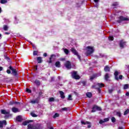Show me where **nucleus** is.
Instances as JSON below:
<instances>
[{
  "instance_id": "7ed1b4c3",
  "label": "nucleus",
  "mask_w": 129,
  "mask_h": 129,
  "mask_svg": "<svg viewBox=\"0 0 129 129\" xmlns=\"http://www.w3.org/2000/svg\"><path fill=\"white\" fill-rule=\"evenodd\" d=\"M118 19H119V20H117L116 22H117V23H118V24H120V23H121V22L129 21V19L128 18H126L124 16H120L118 18Z\"/></svg>"
},
{
  "instance_id": "c9c22d12",
  "label": "nucleus",
  "mask_w": 129,
  "mask_h": 129,
  "mask_svg": "<svg viewBox=\"0 0 129 129\" xmlns=\"http://www.w3.org/2000/svg\"><path fill=\"white\" fill-rule=\"evenodd\" d=\"M112 6L113 7H117V6H118V3L114 2V3L112 4Z\"/></svg>"
},
{
  "instance_id": "f03ea898",
  "label": "nucleus",
  "mask_w": 129,
  "mask_h": 129,
  "mask_svg": "<svg viewBox=\"0 0 129 129\" xmlns=\"http://www.w3.org/2000/svg\"><path fill=\"white\" fill-rule=\"evenodd\" d=\"M71 74L73 79H76V80L80 79V76L77 74V71H73L71 73Z\"/></svg>"
},
{
  "instance_id": "f257e3e1",
  "label": "nucleus",
  "mask_w": 129,
  "mask_h": 129,
  "mask_svg": "<svg viewBox=\"0 0 129 129\" xmlns=\"http://www.w3.org/2000/svg\"><path fill=\"white\" fill-rule=\"evenodd\" d=\"M86 50L87 56H89V55H91L94 52V48L93 46H88L86 47Z\"/></svg>"
},
{
  "instance_id": "bf43d9fd",
  "label": "nucleus",
  "mask_w": 129,
  "mask_h": 129,
  "mask_svg": "<svg viewBox=\"0 0 129 129\" xmlns=\"http://www.w3.org/2000/svg\"><path fill=\"white\" fill-rule=\"evenodd\" d=\"M43 57H47V53H43Z\"/></svg>"
},
{
  "instance_id": "6e6d98bb",
  "label": "nucleus",
  "mask_w": 129,
  "mask_h": 129,
  "mask_svg": "<svg viewBox=\"0 0 129 129\" xmlns=\"http://www.w3.org/2000/svg\"><path fill=\"white\" fill-rule=\"evenodd\" d=\"M42 94H43V92H42V91L39 92V96H38V97H40L41 96V95H42Z\"/></svg>"
},
{
  "instance_id": "f704fd0d",
  "label": "nucleus",
  "mask_w": 129,
  "mask_h": 129,
  "mask_svg": "<svg viewBox=\"0 0 129 129\" xmlns=\"http://www.w3.org/2000/svg\"><path fill=\"white\" fill-rule=\"evenodd\" d=\"M64 52L66 55H68L69 54V50L67 49H64Z\"/></svg>"
},
{
  "instance_id": "ea45409f",
  "label": "nucleus",
  "mask_w": 129,
  "mask_h": 129,
  "mask_svg": "<svg viewBox=\"0 0 129 129\" xmlns=\"http://www.w3.org/2000/svg\"><path fill=\"white\" fill-rule=\"evenodd\" d=\"M31 115L33 117H37V116H38V115H37L36 114L34 113L33 112L31 113Z\"/></svg>"
},
{
  "instance_id": "72a5a7b5",
  "label": "nucleus",
  "mask_w": 129,
  "mask_h": 129,
  "mask_svg": "<svg viewBox=\"0 0 129 129\" xmlns=\"http://www.w3.org/2000/svg\"><path fill=\"white\" fill-rule=\"evenodd\" d=\"M68 100H73V99L72 98V95H69Z\"/></svg>"
},
{
  "instance_id": "49530a36",
  "label": "nucleus",
  "mask_w": 129,
  "mask_h": 129,
  "mask_svg": "<svg viewBox=\"0 0 129 129\" xmlns=\"http://www.w3.org/2000/svg\"><path fill=\"white\" fill-rule=\"evenodd\" d=\"M109 120V118H105L104 119V122H107V121H108Z\"/></svg>"
},
{
  "instance_id": "f3484780",
  "label": "nucleus",
  "mask_w": 129,
  "mask_h": 129,
  "mask_svg": "<svg viewBox=\"0 0 129 129\" xmlns=\"http://www.w3.org/2000/svg\"><path fill=\"white\" fill-rule=\"evenodd\" d=\"M59 94L60 95L61 98H62V99H64V98H65V96L64 95V92L62 91H60Z\"/></svg>"
},
{
  "instance_id": "a211bd4d",
  "label": "nucleus",
  "mask_w": 129,
  "mask_h": 129,
  "mask_svg": "<svg viewBox=\"0 0 129 129\" xmlns=\"http://www.w3.org/2000/svg\"><path fill=\"white\" fill-rule=\"evenodd\" d=\"M55 67L57 68H60L61 67V63H60V61H57L55 63Z\"/></svg>"
},
{
  "instance_id": "052dcab7",
  "label": "nucleus",
  "mask_w": 129,
  "mask_h": 129,
  "mask_svg": "<svg viewBox=\"0 0 129 129\" xmlns=\"http://www.w3.org/2000/svg\"><path fill=\"white\" fill-rule=\"evenodd\" d=\"M118 129H125L124 127L122 126H119Z\"/></svg>"
},
{
  "instance_id": "58836bf2",
  "label": "nucleus",
  "mask_w": 129,
  "mask_h": 129,
  "mask_svg": "<svg viewBox=\"0 0 129 129\" xmlns=\"http://www.w3.org/2000/svg\"><path fill=\"white\" fill-rule=\"evenodd\" d=\"M129 112V109H126L124 112V115H126V114H128Z\"/></svg>"
},
{
  "instance_id": "7c9ffc66",
  "label": "nucleus",
  "mask_w": 129,
  "mask_h": 129,
  "mask_svg": "<svg viewBox=\"0 0 129 129\" xmlns=\"http://www.w3.org/2000/svg\"><path fill=\"white\" fill-rule=\"evenodd\" d=\"M128 88H129V85L128 84H125L123 86V89L125 90V89H128Z\"/></svg>"
},
{
  "instance_id": "39448f33",
  "label": "nucleus",
  "mask_w": 129,
  "mask_h": 129,
  "mask_svg": "<svg viewBox=\"0 0 129 129\" xmlns=\"http://www.w3.org/2000/svg\"><path fill=\"white\" fill-rule=\"evenodd\" d=\"M118 74H119V73H118V72H117V71H115L114 73V75L115 76V80H118V79H120V80H121L122 79V75H119V77H118Z\"/></svg>"
},
{
  "instance_id": "f8f14e48",
  "label": "nucleus",
  "mask_w": 129,
  "mask_h": 129,
  "mask_svg": "<svg viewBox=\"0 0 129 129\" xmlns=\"http://www.w3.org/2000/svg\"><path fill=\"white\" fill-rule=\"evenodd\" d=\"M33 120H27L23 122L22 124L23 125H27L28 123H30V122H33Z\"/></svg>"
},
{
  "instance_id": "393cba45",
  "label": "nucleus",
  "mask_w": 129,
  "mask_h": 129,
  "mask_svg": "<svg viewBox=\"0 0 129 129\" xmlns=\"http://www.w3.org/2000/svg\"><path fill=\"white\" fill-rule=\"evenodd\" d=\"M86 96L87 97H89V98H90L92 97V93H91V92H88L86 93Z\"/></svg>"
},
{
  "instance_id": "e2e57ef3",
  "label": "nucleus",
  "mask_w": 129,
  "mask_h": 129,
  "mask_svg": "<svg viewBox=\"0 0 129 129\" xmlns=\"http://www.w3.org/2000/svg\"><path fill=\"white\" fill-rule=\"evenodd\" d=\"M125 95H126V96H129V93H128V92H127L125 94Z\"/></svg>"
},
{
  "instance_id": "4c0bfd02",
  "label": "nucleus",
  "mask_w": 129,
  "mask_h": 129,
  "mask_svg": "<svg viewBox=\"0 0 129 129\" xmlns=\"http://www.w3.org/2000/svg\"><path fill=\"white\" fill-rule=\"evenodd\" d=\"M28 129H34V128L33 127V125H32V124H28Z\"/></svg>"
},
{
  "instance_id": "338daca9",
  "label": "nucleus",
  "mask_w": 129,
  "mask_h": 129,
  "mask_svg": "<svg viewBox=\"0 0 129 129\" xmlns=\"http://www.w3.org/2000/svg\"><path fill=\"white\" fill-rule=\"evenodd\" d=\"M117 93H121V91H120V90H119L118 91H117Z\"/></svg>"
},
{
  "instance_id": "5701e85b",
  "label": "nucleus",
  "mask_w": 129,
  "mask_h": 129,
  "mask_svg": "<svg viewBox=\"0 0 129 129\" xmlns=\"http://www.w3.org/2000/svg\"><path fill=\"white\" fill-rule=\"evenodd\" d=\"M104 78H105V80L107 81V80H108V79H109V74H108V73H106L105 75Z\"/></svg>"
},
{
  "instance_id": "b1692460",
  "label": "nucleus",
  "mask_w": 129,
  "mask_h": 129,
  "mask_svg": "<svg viewBox=\"0 0 129 129\" xmlns=\"http://www.w3.org/2000/svg\"><path fill=\"white\" fill-rule=\"evenodd\" d=\"M4 57H5V60H7L8 62H10L11 61V58H10V57L9 56H8V55L5 54L4 55Z\"/></svg>"
},
{
  "instance_id": "c756f323",
  "label": "nucleus",
  "mask_w": 129,
  "mask_h": 129,
  "mask_svg": "<svg viewBox=\"0 0 129 129\" xmlns=\"http://www.w3.org/2000/svg\"><path fill=\"white\" fill-rule=\"evenodd\" d=\"M7 3H8V1L7 0H1V4H2V5H5Z\"/></svg>"
},
{
  "instance_id": "de8ad7c7",
  "label": "nucleus",
  "mask_w": 129,
  "mask_h": 129,
  "mask_svg": "<svg viewBox=\"0 0 129 129\" xmlns=\"http://www.w3.org/2000/svg\"><path fill=\"white\" fill-rule=\"evenodd\" d=\"M61 110L63 111H67L68 110V108L67 107H64V108H62L61 109Z\"/></svg>"
},
{
  "instance_id": "cd10ccee",
  "label": "nucleus",
  "mask_w": 129,
  "mask_h": 129,
  "mask_svg": "<svg viewBox=\"0 0 129 129\" xmlns=\"http://www.w3.org/2000/svg\"><path fill=\"white\" fill-rule=\"evenodd\" d=\"M48 101L49 102H53V101H55V98L54 97H50L49 98Z\"/></svg>"
},
{
  "instance_id": "c03bdc74",
  "label": "nucleus",
  "mask_w": 129,
  "mask_h": 129,
  "mask_svg": "<svg viewBox=\"0 0 129 129\" xmlns=\"http://www.w3.org/2000/svg\"><path fill=\"white\" fill-rule=\"evenodd\" d=\"M14 104H15V101H10V102H9V105H14Z\"/></svg>"
},
{
  "instance_id": "4468645a",
  "label": "nucleus",
  "mask_w": 129,
  "mask_h": 129,
  "mask_svg": "<svg viewBox=\"0 0 129 129\" xmlns=\"http://www.w3.org/2000/svg\"><path fill=\"white\" fill-rule=\"evenodd\" d=\"M1 111L2 114H10V112H8L5 109H1Z\"/></svg>"
},
{
  "instance_id": "dca6fc26",
  "label": "nucleus",
  "mask_w": 129,
  "mask_h": 129,
  "mask_svg": "<svg viewBox=\"0 0 129 129\" xmlns=\"http://www.w3.org/2000/svg\"><path fill=\"white\" fill-rule=\"evenodd\" d=\"M16 120L17 121H19V122H21L22 120H23V119L22 118V116L21 115H19L16 117Z\"/></svg>"
},
{
  "instance_id": "6ab92c4d",
  "label": "nucleus",
  "mask_w": 129,
  "mask_h": 129,
  "mask_svg": "<svg viewBox=\"0 0 129 129\" xmlns=\"http://www.w3.org/2000/svg\"><path fill=\"white\" fill-rule=\"evenodd\" d=\"M93 108H95V109H96L97 110H102V109H101V108L100 107H99L97 105H94L93 106Z\"/></svg>"
},
{
  "instance_id": "20e7f679",
  "label": "nucleus",
  "mask_w": 129,
  "mask_h": 129,
  "mask_svg": "<svg viewBox=\"0 0 129 129\" xmlns=\"http://www.w3.org/2000/svg\"><path fill=\"white\" fill-rule=\"evenodd\" d=\"M93 89H98L99 87H104V84L98 83L92 86Z\"/></svg>"
},
{
  "instance_id": "a878e982",
  "label": "nucleus",
  "mask_w": 129,
  "mask_h": 129,
  "mask_svg": "<svg viewBox=\"0 0 129 129\" xmlns=\"http://www.w3.org/2000/svg\"><path fill=\"white\" fill-rule=\"evenodd\" d=\"M3 29L4 31H8V30H9V27L8 25H4Z\"/></svg>"
},
{
  "instance_id": "0eeeda50",
  "label": "nucleus",
  "mask_w": 129,
  "mask_h": 129,
  "mask_svg": "<svg viewBox=\"0 0 129 129\" xmlns=\"http://www.w3.org/2000/svg\"><path fill=\"white\" fill-rule=\"evenodd\" d=\"M56 56L55 54H51L49 57V60L47 61L48 64H51L52 63V60H56Z\"/></svg>"
},
{
  "instance_id": "774afa93",
  "label": "nucleus",
  "mask_w": 129,
  "mask_h": 129,
  "mask_svg": "<svg viewBox=\"0 0 129 129\" xmlns=\"http://www.w3.org/2000/svg\"><path fill=\"white\" fill-rule=\"evenodd\" d=\"M98 1H99V0H94V2L95 3H98Z\"/></svg>"
},
{
  "instance_id": "0e129e2a",
  "label": "nucleus",
  "mask_w": 129,
  "mask_h": 129,
  "mask_svg": "<svg viewBox=\"0 0 129 129\" xmlns=\"http://www.w3.org/2000/svg\"><path fill=\"white\" fill-rule=\"evenodd\" d=\"M3 67H0V71H3Z\"/></svg>"
},
{
  "instance_id": "69168bd1",
  "label": "nucleus",
  "mask_w": 129,
  "mask_h": 129,
  "mask_svg": "<svg viewBox=\"0 0 129 129\" xmlns=\"http://www.w3.org/2000/svg\"><path fill=\"white\" fill-rule=\"evenodd\" d=\"M10 32H5V35H10Z\"/></svg>"
},
{
  "instance_id": "423d86ee",
  "label": "nucleus",
  "mask_w": 129,
  "mask_h": 129,
  "mask_svg": "<svg viewBox=\"0 0 129 129\" xmlns=\"http://www.w3.org/2000/svg\"><path fill=\"white\" fill-rule=\"evenodd\" d=\"M71 52H72V53L73 54H74V55H76V56H77V57L79 59V60H80V59H81V56H80V55H79V54H78V52H77V50H76V49H75V48H72L71 49Z\"/></svg>"
},
{
  "instance_id": "aec40b11",
  "label": "nucleus",
  "mask_w": 129,
  "mask_h": 129,
  "mask_svg": "<svg viewBox=\"0 0 129 129\" xmlns=\"http://www.w3.org/2000/svg\"><path fill=\"white\" fill-rule=\"evenodd\" d=\"M34 83L37 85V86H40V85H41V82L38 80H36Z\"/></svg>"
},
{
  "instance_id": "09e8293b",
  "label": "nucleus",
  "mask_w": 129,
  "mask_h": 129,
  "mask_svg": "<svg viewBox=\"0 0 129 129\" xmlns=\"http://www.w3.org/2000/svg\"><path fill=\"white\" fill-rule=\"evenodd\" d=\"M99 123L100 124H102V123H104V120H100Z\"/></svg>"
},
{
  "instance_id": "2eb2a0df",
  "label": "nucleus",
  "mask_w": 129,
  "mask_h": 129,
  "mask_svg": "<svg viewBox=\"0 0 129 129\" xmlns=\"http://www.w3.org/2000/svg\"><path fill=\"white\" fill-rule=\"evenodd\" d=\"M104 70L105 72H109L110 71V68L108 66H106L104 68Z\"/></svg>"
},
{
  "instance_id": "1a4fd4ad",
  "label": "nucleus",
  "mask_w": 129,
  "mask_h": 129,
  "mask_svg": "<svg viewBox=\"0 0 129 129\" xmlns=\"http://www.w3.org/2000/svg\"><path fill=\"white\" fill-rule=\"evenodd\" d=\"M39 101H40V97H38L35 100H31L30 102L32 104H39Z\"/></svg>"
},
{
  "instance_id": "3c124183",
  "label": "nucleus",
  "mask_w": 129,
  "mask_h": 129,
  "mask_svg": "<svg viewBox=\"0 0 129 129\" xmlns=\"http://www.w3.org/2000/svg\"><path fill=\"white\" fill-rule=\"evenodd\" d=\"M113 89H112L108 90V92H109V93H110V94L112 93V92H113Z\"/></svg>"
},
{
  "instance_id": "4d7b16f0",
  "label": "nucleus",
  "mask_w": 129,
  "mask_h": 129,
  "mask_svg": "<svg viewBox=\"0 0 129 129\" xmlns=\"http://www.w3.org/2000/svg\"><path fill=\"white\" fill-rule=\"evenodd\" d=\"M82 83L83 85H84V86H85V85H86V82H85V81L82 82Z\"/></svg>"
},
{
  "instance_id": "ddd939ff",
  "label": "nucleus",
  "mask_w": 129,
  "mask_h": 129,
  "mask_svg": "<svg viewBox=\"0 0 129 129\" xmlns=\"http://www.w3.org/2000/svg\"><path fill=\"white\" fill-rule=\"evenodd\" d=\"M12 110L13 112H14V113H17V112H19V111H20L19 110V109L16 107H13L12 108Z\"/></svg>"
},
{
  "instance_id": "680f3d73",
  "label": "nucleus",
  "mask_w": 129,
  "mask_h": 129,
  "mask_svg": "<svg viewBox=\"0 0 129 129\" xmlns=\"http://www.w3.org/2000/svg\"><path fill=\"white\" fill-rule=\"evenodd\" d=\"M21 103L20 102H15L14 104H20Z\"/></svg>"
},
{
  "instance_id": "c85d7f7f",
  "label": "nucleus",
  "mask_w": 129,
  "mask_h": 129,
  "mask_svg": "<svg viewBox=\"0 0 129 129\" xmlns=\"http://www.w3.org/2000/svg\"><path fill=\"white\" fill-rule=\"evenodd\" d=\"M116 115L119 117H121V113L120 112H116Z\"/></svg>"
},
{
  "instance_id": "2f4dec72",
  "label": "nucleus",
  "mask_w": 129,
  "mask_h": 129,
  "mask_svg": "<svg viewBox=\"0 0 129 129\" xmlns=\"http://www.w3.org/2000/svg\"><path fill=\"white\" fill-rule=\"evenodd\" d=\"M59 114L58 113H55L54 115H53V118H56V117H59Z\"/></svg>"
},
{
  "instance_id": "bb28decb",
  "label": "nucleus",
  "mask_w": 129,
  "mask_h": 129,
  "mask_svg": "<svg viewBox=\"0 0 129 129\" xmlns=\"http://www.w3.org/2000/svg\"><path fill=\"white\" fill-rule=\"evenodd\" d=\"M81 123L82 124H90V122L89 121H86V122H84V121H81Z\"/></svg>"
},
{
  "instance_id": "79ce46f5",
  "label": "nucleus",
  "mask_w": 129,
  "mask_h": 129,
  "mask_svg": "<svg viewBox=\"0 0 129 129\" xmlns=\"http://www.w3.org/2000/svg\"><path fill=\"white\" fill-rule=\"evenodd\" d=\"M38 55V51H33V55L37 56Z\"/></svg>"
},
{
  "instance_id": "6e6552de",
  "label": "nucleus",
  "mask_w": 129,
  "mask_h": 129,
  "mask_svg": "<svg viewBox=\"0 0 129 129\" xmlns=\"http://www.w3.org/2000/svg\"><path fill=\"white\" fill-rule=\"evenodd\" d=\"M9 69H10V70H11V71H12V74H13L14 76H17L18 72H17V70H16V69H13V67H12V66H10L9 67Z\"/></svg>"
},
{
  "instance_id": "412c9836",
  "label": "nucleus",
  "mask_w": 129,
  "mask_h": 129,
  "mask_svg": "<svg viewBox=\"0 0 129 129\" xmlns=\"http://www.w3.org/2000/svg\"><path fill=\"white\" fill-rule=\"evenodd\" d=\"M97 76L96 74L93 75L92 76L90 77V80H93V79H95Z\"/></svg>"
},
{
  "instance_id": "e433bc0d",
  "label": "nucleus",
  "mask_w": 129,
  "mask_h": 129,
  "mask_svg": "<svg viewBox=\"0 0 129 129\" xmlns=\"http://www.w3.org/2000/svg\"><path fill=\"white\" fill-rule=\"evenodd\" d=\"M108 39L109 41H113V40H114V38H113V36H110L108 37Z\"/></svg>"
},
{
  "instance_id": "864d4df0",
  "label": "nucleus",
  "mask_w": 129,
  "mask_h": 129,
  "mask_svg": "<svg viewBox=\"0 0 129 129\" xmlns=\"http://www.w3.org/2000/svg\"><path fill=\"white\" fill-rule=\"evenodd\" d=\"M7 73L8 74H11V70H7Z\"/></svg>"
},
{
  "instance_id": "37998d69",
  "label": "nucleus",
  "mask_w": 129,
  "mask_h": 129,
  "mask_svg": "<svg viewBox=\"0 0 129 129\" xmlns=\"http://www.w3.org/2000/svg\"><path fill=\"white\" fill-rule=\"evenodd\" d=\"M100 88H102V87H99L98 88V89H97L98 93H100V92H101V89Z\"/></svg>"
},
{
  "instance_id": "9b49d317",
  "label": "nucleus",
  "mask_w": 129,
  "mask_h": 129,
  "mask_svg": "<svg viewBox=\"0 0 129 129\" xmlns=\"http://www.w3.org/2000/svg\"><path fill=\"white\" fill-rule=\"evenodd\" d=\"M125 42L123 41V40H121L119 42V46L120 48H124V46H125Z\"/></svg>"
},
{
  "instance_id": "a19ab883",
  "label": "nucleus",
  "mask_w": 129,
  "mask_h": 129,
  "mask_svg": "<svg viewBox=\"0 0 129 129\" xmlns=\"http://www.w3.org/2000/svg\"><path fill=\"white\" fill-rule=\"evenodd\" d=\"M26 92H28V93H32V91L29 88H26Z\"/></svg>"
},
{
  "instance_id": "a18cd8bd",
  "label": "nucleus",
  "mask_w": 129,
  "mask_h": 129,
  "mask_svg": "<svg viewBox=\"0 0 129 129\" xmlns=\"http://www.w3.org/2000/svg\"><path fill=\"white\" fill-rule=\"evenodd\" d=\"M34 70L37 71L38 70V66L36 65L34 66Z\"/></svg>"
},
{
  "instance_id": "603ef678",
  "label": "nucleus",
  "mask_w": 129,
  "mask_h": 129,
  "mask_svg": "<svg viewBox=\"0 0 129 129\" xmlns=\"http://www.w3.org/2000/svg\"><path fill=\"white\" fill-rule=\"evenodd\" d=\"M3 125L5 124V125H6L7 124V121L6 120H3L2 122Z\"/></svg>"
},
{
  "instance_id": "13d9d810",
  "label": "nucleus",
  "mask_w": 129,
  "mask_h": 129,
  "mask_svg": "<svg viewBox=\"0 0 129 129\" xmlns=\"http://www.w3.org/2000/svg\"><path fill=\"white\" fill-rule=\"evenodd\" d=\"M32 47L33 49H37V47H36V45L35 44H32Z\"/></svg>"
},
{
  "instance_id": "5fc2aeb1",
  "label": "nucleus",
  "mask_w": 129,
  "mask_h": 129,
  "mask_svg": "<svg viewBox=\"0 0 129 129\" xmlns=\"http://www.w3.org/2000/svg\"><path fill=\"white\" fill-rule=\"evenodd\" d=\"M95 111H96V110L95 109V108H93V107L91 112H95Z\"/></svg>"
},
{
  "instance_id": "4be33fe9",
  "label": "nucleus",
  "mask_w": 129,
  "mask_h": 129,
  "mask_svg": "<svg viewBox=\"0 0 129 129\" xmlns=\"http://www.w3.org/2000/svg\"><path fill=\"white\" fill-rule=\"evenodd\" d=\"M37 61L38 63H42V57L41 56L37 57Z\"/></svg>"
},
{
  "instance_id": "9d476101",
  "label": "nucleus",
  "mask_w": 129,
  "mask_h": 129,
  "mask_svg": "<svg viewBox=\"0 0 129 129\" xmlns=\"http://www.w3.org/2000/svg\"><path fill=\"white\" fill-rule=\"evenodd\" d=\"M64 66L65 67H66V68H67V69H71V63L69 60L67 61V62L64 64Z\"/></svg>"
},
{
  "instance_id": "473e14b6",
  "label": "nucleus",
  "mask_w": 129,
  "mask_h": 129,
  "mask_svg": "<svg viewBox=\"0 0 129 129\" xmlns=\"http://www.w3.org/2000/svg\"><path fill=\"white\" fill-rule=\"evenodd\" d=\"M111 120L112 122L114 123L115 121H116V119H115V117H112L111 118Z\"/></svg>"
},
{
  "instance_id": "8fccbe9b",
  "label": "nucleus",
  "mask_w": 129,
  "mask_h": 129,
  "mask_svg": "<svg viewBox=\"0 0 129 129\" xmlns=\"http://www.w3.org/2000/svg\"><path fill=\"white\" fill-rule=\"evenodd\" d=\"M4 127V125H3V122L0 121V128H3Z\"/></svg>"
}]
</instances>
